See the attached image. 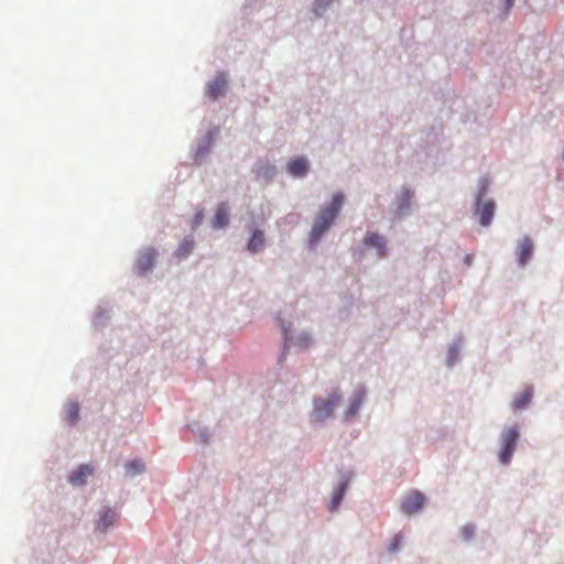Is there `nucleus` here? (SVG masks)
<instances>
[{"instance_id": "f257e3e1", "label": "nucleus", "mask_w": 564, "mask_h": 564, "mask_svg": "<svg viewBox=\"0 0 564 564\" xmlns=\"http://www.w3.org/2000/svg\"><path fill=\"white\" fill-rule=\"evenodd\" d=\"M344 204V195L338 193L333 196L329 205L322 208L314 219L310 232V243H317L325 232L332 227Z\"/></svg>"}, {"instance_id": "f03ea898", "label": "nucleus", "mask_w": 564, "mask_h": 564, "mask_svg": "<svg viewBox=\"0 0 564 564\" xmlns=\"http://www.w3.org/2000/svg\"><path fill=\"white\" fill-rule=\"evenodd\" d=\"M488 188L489 180L482 177L479 181L478 193L474 206V215L478 217L479 224L484 227L491 224L496 210L495 200L492 198L486 197Z\"/></svg>"}, {"instance_id": "7ed1b4c3", "label": "nucleus", "mask_w": 564, "mask_h": 564, "mask_svg": "<svg viewBox=\"0 0 564 564\" xmlns=\"http://www.w3.org/2000/svg\"><path fill=\"white\" fill-rule=\"evenodd\" d=\"M341 401V395L338 392H334L327 399H316L314 401V408L311 417L314 422H323L328 419L336 406Z\"/></svg>"}, {"instance_id": "20e7f679", "label": "nucleus", "mask_w": 564, "mask_h": 564, "mask_svg": "<svg viewBox=\"0 0 564 564\" xmlns=\"http://www.w3.org/2000/svg\"><path fill=\"white\" fill-rule=\"evenodd\" d=\"M519 430L517 426L506 429L501 434V449L499 453L500 463L509 464L519 440Z\"/></svg>"}, {"instance_id": "39448f33", "label": "nucleus", "mask_w": 564, "mask_h": 564, "mask_svg": "<svg viewBox=\"0 0 564 564\" xmlns=\"http://www.w3.org/2000/svg\"><path fill=\"white\" fill-rule=\"evenodd\" d=\"M424 501V496L419 491H414L403 498L401 509L405 514H413L422 508Z\"/></svg>"}, {"instance_id": "423d86ee", "label": "nucleus", "mask_w": 564, "mask_h": 564, "mask_svg": "<svg viewBox=\"0 0 564 564\" xmlns=\"http://www.w3.org/2000/svg\"><path fill=\"white\" fill-rule=\"evenodd\" d=\"M365 398H366L365 389L358 388L357 390H355L352 397L349 400V405L345 412V417L347 420H350L358 413L361 404L365 401Z\"/></svg>"}, {"instance_id": "0eeeda50", "label": "nucleus", "mask_w": 564, "mask_h": 564, "mask_svg": "<svg viewBox=\"0 0 564 564\" xmlns=\"http://www.w3.org/2000/svg\"><path fill=\"white\" fill-rule=\"evenodd\" d=\"M229 224V208L227 203H220L217 206L216 213L213 217L212 225L215 229L227 227Z\"/></svg>"}, {"instance_id": "6e6552de", "label": "nucleus", "mask_w": 564, "mask_h": 564, "mask_svg": "<svg viewBox=\"0 0 564 564\" xmlns=\"http://www.w3.org/2000/svg\"><path fill=\"white\" fill-rule=\"evenodd\" d=\"M227 87V79L224 74H219L216 78L208 85L207 94L212 99H217L220 96L225 95Z\"/></svg>"}, {"instance_id": "1a4fd4ad", "label": "nucleus", "mask_w": 564, "mask_h": 564, "mask_svg": "<svg viewBox=\"0 0 564 564\" xmlns=\"http://www.w3.org/2000/svg\"><path fill=\"white\" fill-rule=\"evenodd\" d=\"M94 469L90 465H80L70 476L69 482L75 486H83L87 477L91 476Z\"/></svg>"}, {"instance_id": "9d476101", "label": "nucleus", "mask_w": 564, "mask_h": 564, "mask_svg": "<svg viewBox=\"0 0 564 564\" xmlns=\"http://www.w3.org/2000/svg\"><path fill=\"white\" fill-rule=\"evenodd\" d=\"M307 170L308 162L305 158L293 159L288 164V172L295 177L304 176Z\"/></svg>"}, {"instance_id": "9b49d317", "label": "nucleus", "mask_w": 564, "mask_h": 564, "mask_svg": "<svg viewBox=\"0 0 564 564\" xmlns=\"http://www.w3.org/2000/svg\"><path fill=\"white\" fill-rule=\"evenodd\" d=\"M117 520V512L112 509H105L99 518V521L97 523V527L100 530H107L109 527H111Z\"/></svg>"}, {"instance_id": "f8f14e48", "label": "nucleus", "mask_w": 564, "mask_h": 564, "mask_svg": "<svg viewBox=\"0 0 564 564\" xmlns=\"http://www.w3.org/2000/svg\"><path fill=\"white\" fill-rule=\"evenodd\" d=\"M532 395H533L532 388H530V387L525 388L517 398H514V400L512 402L513 410L518 411V410H521L524 406H527L530 403Z\"/></svg>"}, {"instance_id": "ddd939ff", "label": "nucleus", "mask_w": 564, "mask_h": 564, "mask_svg": "<svg viewBox=\"0 0 564 564\" xmlns=\"http://www.w3.org/2000/svg\"><path fill=\"white\" fill-rule=\"evenodd\" d=\"M414 193L411 189L403 188L399 196V210L404 212L409 209Z\"/></svg>"}, {"instance_id": "4468645a", "label": "nucleus", "mask_w": 564, "mask_h": 564, "mask_svg": "<svg viewBox=\"0 0 564 564\" xmlns=\"http://www.w3.org/2000/svg\"><path fill=\"white\" fill-rule=\"evenodd\" d=\"M79 419V405L72 402L66 405V421L69 424H75Z\"/></svg>"}, {"instance_id": "2eb2a0df", "label": "nucleus", "mask_w": 564, "mask_h": 564, "mask_svg": "<svg viewBox=\"0 0 564 564\" xmlns=\"http://www.w3.org/2000/svg\"><path fill=\"white\" fill-rule=\"evenodd\" d=\"M153 267V256L151 253H147L144 257L140 258L137 262V270L140 274L145 273Z\"/></svg>"}, {"instance_id": "dca6fc26", "label": "nucleus", "mask_w": 564, "mask_h": 564, "mask_svg": "<svg viewBox=\"0 0 564 564\" xmlns=\"http://www.w3.org/2000/svg\"><path fill=\"white\" fill-rule=\"evenodd\" d=\"M346 487H347V484H346V482H341V484L336 488V490H335V492H334V496H333V499H332V505H330V507H329V509H330L332 511H333V510H335V509L339 506V503H340V501H341V499H343V497H344V494H345Z\"/></svg>"}, {"instance_id": "f3484780", "label": "nucleus", "mask_w": 564, "mask_h": 564, "mask_svg": "<svg viewBox=\"0 0 564 564\" xmlns=\"http://www.w3.org/2000/svg\"><path fill=\"white\" fill-rule=\"evenodd\" d=\"M127 474L134 476L144 470V465L140 460H132L131 463L126 465Z\"/></svg>"}, {"instance_id": "a211bd4d", "label": "nucleus", "mask_w": 564, "mask_h": 564, "mask_svg": "<svg viewBox=\"0 0 564 564\" xmlns=\"http://www.w3.org/2000/svg\"><path fill=\"white\" fill-rule=\"evenodd\" d=\"M264 243V232L262 230H254L249 241L248 247H260Z\"/></svg>"}, {"instance_id": "6ab92c4d", "label": "nucleus", "mask_w": 564, "mask_h": 564, "mask_svg": "<svg viewBox=\"0 0 564 564\" xmlns=\"http://www.w3.org/2000/svg\"><path fill=\"white\" fill-rule=\"evenodd\" d=\"M366 247H382L383 238L377 234H370L365 239Z\"/></svg>"}, {"instance_id": "aec40b11", "label": "nucleus", "mask_w": 564, "mask_h": 564, "mask_svg": "<svg viewBox=\"0 0 564 564\" xmlns=\"http://www.w3.org/2000/svg\"><path fill=\"white\" fill-rule=\"evenodd\" d=\"M402 535L401 534H395L389 545V551L390 552H397L399 549H400V545L402 543Z\"/></svg>"}, {"instance_id": "412c9836", "label": "nucleus", "mask_w": 564, "mask_h": 564, "mask_svg": "<svg viewBox=\"0 0 564 564\" xmlns=\"http://www.w3.org/2000/svg\"><path fill=\"white\" fill-rule=\"evenodd\" d=\"M258 174L267 178H271L274 175V166L265 165L258 169Z\"/></svg>"}, {"instance_id": "4be33fe9", "label": "nucleus", "mask_w": 564, "mask_h": 564, "mask_svg": "<svg viewBox=\"0 0 564 564\" xmlns=\"http://www.w3.org/2000/svg\"><path fill=\"white\" fill-rule=\"evenodd\" d=\"M334 0H315V3H314V7H315V12L316 14H321L322 11H324L326 9V7L333 2Z\"/></svg>"}, {"instance_id": "5701e85b", "label": "nucleus", "mask_w": 564, "mask_h": 564, "mask_svg": "<svg viewBox=\"0 0 564 564\" xmlns=\"http://www.w3.org/2000/svg\"><path fill=\"white\" fill-rule=\"evenodd\" d=\"M475 534V528L473 525H465L462 529V535L466 541H469Z\"/></svg>"}, {"instance_id": "b1692460", "label": "nucleus", "mask_w": 564, "mask_h": 564, "mask_svg": "<svg viewBox=\"0 0 564 564\" xmlns=\"http://www.w3.org/2000/svg\"><path fill=\"white\" fill-rule=\"evenodd\" d=\"M311 343V337L307 334H303L297 338L299 346L306 348Z\"/></svg>"}, {"instance_id": "393cba45", "label": "nucleus", "mask_w": 564, "mask_h": 564, "mask_svg": "<svg viewBox=\"0 0 564 564\" xmlns=\"http://www.w3.org/2000/svg\"><path fill=\"white\" fill-rule=\"evenodd\" d=\"M531 251H532V249H528V248L522 249L521 254H520V261L522 264L525 263L527 259H530Z\"/></svg>"}, {"instance_id": "a878e982", "label": "nucleus", "mask_w": 564, "mask_h": 564, "mask_svg": "<svg viewBox=\"0 0 564 564\" xmlns=\"http://www.w3.org/2000/svg\"><path fill=\"white\" fill-rule=\"evenodd\" d=\"M203 218H204V213H203V210H200L195 215V225H199L202 223Z\"/></svg>"}, {"instance_id": "bb28decb", "label": "nucleus", "mask_w": 564, "mask_h": 564, "mask_svg": "<svg viewBox=\"0 0 564 564\" xmlns=\"http://www.w3.org/2000/svg\"><path fill=\"white\" fill-rule=\"evenodd\" d=\"M514 0H505L506 9L509 11L513 6Z\"/></svg>"}, {"instance_id": "cd10ccee", "label": "nucleus", "mask_w": 564, "mask_h": 564, "mask_svg": "<svg viewBox=\"0 0 564 564\" xmlns=\"http://www.w3.org/2000/svg\"><path fill=\"white\" fill-rule=\"evenodd\" d=\"M532 245H533L532 240H531V239H528V240H525V242L523 243V246H522V247L531 248V247H532Z\"/></svg>"}, {"instance_id": "c85d7f7f", "label": "nucleus", "mask_w": 564, "mask_h": 564, "mask_svg": "<svg viewBox=\"0 0 564 564\" xmlns=\"http://www.w3.org/2000/svg\"><path fill=\"white\" fill-rule=\"evenodd\" d=\"M283 333H284L285 341H288L289 340V330L283 328Z\"/></svg>"}]
</instances>
